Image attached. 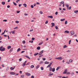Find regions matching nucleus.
<instances>
[{"label":"nucleus","instance_id":"f257e3e1","mask_svg":"<svg viewBox=\"0 0 78 78\" xmlns=\"http://www.w3.org/2000/svg\"><path fill=\"white\" fill-rule=\"evenodd\" d=\"M49 71H52V72H55V68H53L52 69V67H50L49 68Z\"/></svg>","mask_w":78,"mask_h":78},{"label":"nucleus","instance_id":"f03ea898","mask_svg":"<svg viewBox=\"0 0 78 78\" xmlns=\"http://www.w3.org/2000/svg\"><path fill=\"white\" fill-rule=\"evenodd\" d=\"M55 58V59H58L59 60H62V58L61 57Z\"/></svg>","mask_w":78,"mask_h":78},{"label":"nucleus","instance_id":"7ed1b4c3","mask_svg":"<svg viewBox=\"0 0 78 78\" xmlns=\"http://www.w3.org/2000/svg\"><path fill=\"white\" fill-rule=\"evenodd\" d=\"M43 53H44V50H42L41 52H40L39 53L38 55H42V54Z\"/></svg>","mask_w":78,"mask_h":78},{"label":"nucleus","instance_id":"20e7f679","mask_svg":"<svg viewBox=\"0 0 78 78\" xmlns=\"http://www.w3.org/2000/svg\"><path fill=\"white\" fill-rule=\"evenodd\" d=\"M25 74L27 76H29L31 75L30 73H26Z\"/></svg>","mask_w":78,"mask_h":78},{"label":"nucleus","instance_id":"39448f33","mask_svg":"<svg viewBox=\"0 0 78 78\" xmlns=\"http://www.w3.org/2000/svg\"><path fill=\"white\" fill-rule=\"evenodd\" d=\"M70 33L72 35H73V34H75V32L73 31H71Z\"/></svg>","mask_w":78,"mask_h":78},{"label":"nucleus","instance_id":"423d86ee","mask_svg":"<svg viewBox=\"0 0 78 78\" xmlns=\"http://www.w3.org/2000/svg\"><path fill=\"white\" fill-rule=\"evenodd\" d=\"M5 48H3L1 49V51H5Z\"/></svg>","mask_w":78,"mask_h":78},{"label":"nucleus","instance_id":"0eeeda50","mask_svg":"<svg viewBox=\"0 0 78 78\" xmlns=\"http://www.w3.org/2000/svg\"><path fill=\"white\" fill-rule=\"evenodd\" d=\"M67 73V69H65V71L63 73V74H66Z\"/></svg>","mask_w":78,"mask_h":78},{"label":"nucleus","instance_id":"6e6552de","mask_svg":"<svg viewBox=\"0 0 78 78\" xmlns=\"http://www.w3.org/2000/svg\"><path fill=\"white\" fill-rule=\"evenodd\" d=\"M65 6H66L67 9H69V5H68V4H65Z\"/></svg>","mask_w":78,"mask_h":78},{"label":"nucleus","instance_id":"1a4fd4ad","mask_svg":"<svg viewBox=\"0 0 78 78\" xmlns=\"http://www.w3.org/2000/svg\"><path fill=\"white\" fill-rule=\"evenodd\" d=\"M10 74L11 75H15V73L13 72H11L10 73Z\"/></svg>","mask_w":78,"mask_h":78},{"label":"nucleus","instance_id":"9d476101","mask_svg":"<svg viewBox=\"0 0 78 78\" xmlns=\"http://www.w3.org/2000/svg\"><path fill=\"white\" fill-rule=\"evenodd\" d=\"M48 18H51V19H52L53 17V16H48Z\"/></svg>","mask_w":78,"mask_h":78},{"label":"nucleus","instance_id":"9b49d317","mask_svg":"<svg viewBox=\"0 0 78 78\" xmlns=\"http://www.w3.org/2000/svg\"><path fill=\"white\" fill-rule=\"evenodd\" d=\"M15 68V66H14V68H13L12 67H11L10 68V69L11 70H14V68Z\"/></svg>","mask_w":78,"mask_h":78},{"label":"nucleus","instance_id":"f8f14e48","mask_svg":"<svg viewBox=\"0 0 78 78\" xmlns=\"http://www.w3.org/2000/svg\"><path fill=\"white\" fill-rule=\"evenodd\" d=\"M15 31H16V30H13V31H12V34H15Z\"/></svg>","mask_w":78,"mask_h":78},{"label":"nucleus","instance_id":"ddd939ff","mask_svg":"<svg viewBox=\"0 0 78 78\" xmlns=\"http://www.w3.org/2000/svg\"><path fill=\"white\" fill-rule=\"evenodd\" d=\"M2 5H5V2H2Z\"/></svg>","mask_w":78,"mask_h":78},{"label":"nucleus","instance_id":"4468645a","mask_svg":"<svg viewBox=\"0 0 78 78\" xmlns=\"http://www.w3.org/2000/svg\"><path fill=\"white\" fill-rule=\"evenodd\" d=\"M67 47H68V46H67V45H65L63 46V48H67Z\"/></svg>","mask_w":78,"mask_h":78},{"label":"nucleus","instance_id":"2eb2a0df","mask_svg":"<svg viewBox=\"0 0 78 78\" xmlns=\"http://www.w3.org/2000/svg\"><path fill=\"white\" fill-rule=\"evenodd\" d=\"M44 64H49V62H44Z\"/></svg>","mask_w":78,"mask_h":78},{"label":"nucleus","instance_id":"dca6fc26","mask_svg":"<svg viewBox=\"0 0 78 78\" xmlns=\"http://www.w3.org/2000/svg\"><path fill=\"white\" fill-rule=\"evenodd\" d=\"M12 50H13V48H11V49H10V51H9V52H10V53H11V52L12 51Z\"/></svg>","mask_w":78,"mask_h":78},{"label":"nucleus","instance_id":"f3484780","mask_svg":"<svg viewBox=\"0 0 78 78\" xmlns=\"http://www.w3.org/2000/svg\"><path fill=\"white\" fill-rule=\"evenodd\" d=\"M60 4H64V2L63 1H62L60 2Z\"/></svg>","mask_w":78,"mask_h":78},{"label":"nucleus","instance_id":"a211bd4d","mask_svg":"<svg viewBox=\"0 0 78 78\" xmlns=\"http://www.w3.org/2000/svg\"><path fill=\"white\" fill-rule=\"evenodd\" d=\"M20 48H19L17 50V52H19V51H20Z\"/></svg>","mask_w":78,"mask_h":78},{"label":"nucleus","instance_id":"6ab92c4d","mask_svg":"<svg viewBox=\"0 0 78 78\" xmlns=\"http://www.w3.org/2000/svg\"><path fill=\"white\" fill-rule=\"evenodd\" d=\"M37 50H40V49H41V47H39V46L38 47H37Z\"/></svg>","mask_w":78,"mask_h":78},{"label":"nucleus","instance_id":"aec40b11","mask_svg":"<svg viewBox=\"0 0 78 78\" xmlns=\"http://www.w3.org/2000/svg\"><path fill=\"white\" fill-rule=\"evenodd\" d=\"M74 12H75V13H76V14L77 12H78V10H75L74 11Z\"/></svg>","mask_w":78,"mask_h":78},{"label":"nucleus","instance_id":"412c9836","mask_svg":"<svg viewBox=\"0 0 78 78\" xmlns=\"http://www.w3.org/2000/svg\"><path fill=\"white\" fill-rule=\"evenodd\" d=\"M64 33H69V31L66 30L64 31Z\"/></svg>","mask_w":78,"mask_h":78},{"label":"nucleus","instance_id":"4be33fe9","mask_svg":"<svg viewBox=\"0 0 78 78\" xmlns=\"http://www.w3.org/2000/svg\"><path fill=\"white\" fill-rule=\"evenodd\" d=\"M39 54V53L37 52V53H35L34 54V56H36L37 55H38Z\"/></svg>","mask_w":78,"mask_h":78},{"label":"nucleus","instance_id":"5701e85b","mask_svg":"<svg viewBox=\"0 0 78 78\" xmlns=\"http://www.w3.org/2000/svg\"><path fill=\"white\" fill-rule=\"evenodd\" d=\"M34 65H31L30 66V67H31V69H33V68H34Z\"/></svg>","mask_w":78,"mask_h":78},{"label":"nucleus","instance_id":"b1692460","mask_svg":"<svg viewBox=\"0 0 78 78\" xmlns=\"http://www.w3.org/2000/svg\"><path fill=\"white\" fill-rule=\"evenodd\" d=\"M7 48H8V49H9L10 48H11V46H8Z\"/></svg>","mask_w":78,"mask_h":78},{"label":"nucleus","instance_id":"393cba45","mask_svg":"<svg viewBox=\"0 0 78 78\" xmlns=\"http://www.w3.org/2000/svg\"><path fill=\"white\" fill-rule=\"evenodd\" d=\"M39 65H37L36 67V69H38V68H39Z\"/></svg>","mask_w":78,"mask_h":78},{"label":"nucleus","instance_id":"a878e982","mask_svg":"<svg viewBox=\"0 0 78 78\" xmlns=\"http://www.w3.org/2000/svg\"><path fill=\"white\" fill-rule=\"evenodd\" d=\"M23 5L24 6V7H27V4H23Z\"/></svg>","mask_w":78,"mask_h":78},{"label":"nucleus","instance_id":"bb28decb","mask_svg":"<svg viewBox=\"0 0 78 78\" xmlns=\"http://www.w3.org/2000/svg\"><path fill=\"white\" fill-rule=\"evenodd\" d=\"M61 21V22H62V21H64V20H65V18H64L63 19H61L60 20Z\"/></svg>","mask_w":78,"mask_h":78},{"label":"nucleus","instance_id":"cd10ccee","mask_svg":"<svg viewBox=\"0 0 78 78\" xmlns=\"http://www.w3.org/2000/svg\"><path fill=\"white\" fill-rule=\"evenodd\" d=\"M43 44V42L42 41L41 43L39 44V45H42Z\"/></svg>","mask_w":78,"mask_h":78},{"label":"nucleus","instance_id":"c85d7f7f","mask_svg":"<svg viewBox=\"0 0 78 78\" xmlns=\"http://www.w3.org/2000/svg\"><path fill=\"white\" fill-rule=\"evenodd\" d=\"M13 3L14 5H15V6H17V4H16L15 2H13Z\"/></svg>","mask_w":78,"mask_h":78},{"label":"nucleus","instance_id":"c756f323","mask_svg":"<svg viewBox=\"0 0 78 78\" xmlns=\"http://www.w3.org/2000/svg\"><path fill=\"white\" fill-rule=\"evenodd\" d=\"M51 24H52V26H53V27L55 26V23H51Z\"/></svg>","mask_w":78,"mask_h":78},{"label":"nucleus","instance_id":"7c9ffc66","mask_svg":"<svg viewBox=\"0 0 78 78\" xmlns=\"http://www.w3.org/2000/svg\"><path fill=\"white\" fill-rule=\"evenodd\" d=\"M69 62H73V60H69Z\"/></svg>","mask_w":78,"mask_h":78},{"label":"nucleus","instance_id":"2f4dec72","mask_svg":"<svg viewBox=\"0 0 78 78\" xmlns=\"http://www.w3.org/2000/svg\"><path fill=\"white\" fill-rule=\"evenodd\" d=\"M51 73H49L48 76H51Z\"/></svg>","mask_w":78,"mask_h":78},{"label":"nucleus","instance_id":"473e14b6","mask_svg":"<svg viewBox=\"0 0 78 78\" xmlns=\"http://www.w3.org/2000/svg\"><path fill=\"white\" fill-rule=\"evenodd\" d=\"M25 65H26V63H23V64H22V66H23V67H24L25 66Z\"/></svg>","mask_w":78,"mask_h":78},{"label":"nucleus","instance_id":"72a5a7b5","mask_svg":"<svg viewBox=\"0 0 78 78\" xmlns=\"http://www.w3.org/2000/svg\"><path fill=\"white\" fill-rule=\"evenodd\" d=\"M48 22V20H46L45 22V24H47Z\"/></svg>","mask_w":78,"mask_h":78},{"label":"nucleus","instance_id":"f704fd0d","mask_svg":"<svg viewBox=\"0 0 78 78\" xmlns=\"http://www.w3.org/2000/svg\"><path fill=\"white\" fill-rule=\"evenodd\" d=\"M24 76H25V75H22L21 76V78H23V77H24Z\"/></svg>","mask_w":78,"mask_h":78},{"label":"nucleus","instance_id":"c9c22d12","mask_svg":"<svg viewBox=\"0 0 78 78\" xmlns=\"http://www.w3.org/2000/svg\"><path fill=\"white\" fill-rule=\"evenodd\" d=\"M26 58H28V59H30V58L28 56H26Z\"/></svg>","mask_w":78,"mask_h":78},{"label":"nucleus","instance_id":"e433bc0d","mask_svg":"<svg viewBox=\"0 0 78 78\" xmlns=\"http://www.w3.org/2000/svg\"><path fill=\"white\" fill-rule=\"evenodd\" d=\"M15 22L16 23H19V22L18 21H16Z\"/></svg>","mask_w":78,"mask_h":78},{"label":"nucleus","instance_id":"4c0bfd02","mask_svg":"<svg viewBox=\"0 0 78 78\" xmlns=\"http://www.w3.org/2000/svg\"><path fill=\"white\" fill-rule=\"evenodd\" d=\"M43 56V55H41L39 56V58H42Z\"/></svg>","mask_w":78,"mask_h":78},{"label":"nucleus","instance_id":"58836bf2","mask_svg":"<svg viewBox=\"0 0 78 78\" xmlns=\"http://www.w3.org/2000/svg\"><path fill=\"white\" fill-rule=\"evenodd\" d=\"M71 40H70L69 41V44H70V43H71Z\"/></svg>","mask_w":78,"mask_h":78},{"label":"nucleus","instance_id":"ea45409f","mask_svg":"<svg viewBox=\"0 0 78 78\" xmlns=\"http://www.w3.org/2000/svg\"><path fill=\"white\" fill-rule=\"evenodd\" d=\"M67 21H66L65 22V25H67Z\"/></svg>","mask_w":78,"mask_h":78},{"label":"nucleus","instance_id":"a19ab883","mask_svg":"<svg viewBox=\"0 0 78 78\" xmlns=\"http://www.w3.org/2000/svg\"><path fill=\"white\" fill-rule=\"evenodd\" d=\"M71 75L72 76H73V75H75V73H71Z\"/></svg>","mask_w":78,"mask_h":78},{"label":"nucleus","instance_id":"79ce46f5","mask_svg":"<svg viewBox=\"0 0 78 78\" xmlns=\"http://www.w3.org/2000/svg\"><path fill=\"white\" fill-rule=\"evenodd\" d=\"M55 29H56V30H58V26H56L55 27Z\"/></svg>","mask_w":78,"mask_h":78},{"label":"nucleus","instance_id":"37998d69","mask_svg":"<svg viewBox=\"0 0 78 78\" xmlns=\"http://www.w3.org/2000/svg\"><path fill=\"white\" fill-rule=\"evenodd\" d=\"M41 70H44V68H43V67H41Z\"/></svg>","mask_w":78,"mask_h":78},{"label":"nucleus","instance_id":"c03bdc74","mask_svg":"<svg viewBox=\"0 0 78 78\" xmlns=\"http://www.w3.org/2000/svg\"><path fill=\"white\" fill-rule=\"evenodd\" d=\"M40 13L41 14H43V12H42L41 11L40 12Z\"/></svg>","mask_w":78,"mask_h":78},{"label":"nucleus","instance_id":"a18cd8bd","mask_svg":"<svg viewBox=\"0 0 78 78\" xmlns=\"http://www.w3.org/2000/svg\"><path fill=\"white\" fill-rule=\"evenodd\" d=\"M30 6L32 8H34V6H33V5H31Z\"/></svg>","mask_w":78,"mask_h":78},{"label":"nucleus","instance_id":"49530a36","mask_svg":"<svg viewBox=\"0 0 78 78\" xmlns=\"http://www.w3.org/2000/svg\"><path fill=\"white\" fill-rule=\"evenodd\" d=\"M51 66L50 65H49L47 67V68H48V67H50Z\"/></svg>","mask_w":78,"mask_h":78},{"label":"nucleus","instance_id":"de8ad7c7","mask_svg":"<svg viewBox=\"0 0 78 78\" xmlns=\"http://www.w3.org/2000/svg\"><path fill=\"white\" fill-rule=\"evenodd\" d=\"M42 63H44V62H43V61H41L40 62V63H39V64H42Z\"/></svg>","mask_w":78,"mask_h":78},{"label":"nucleus","instance_id":"09e8293b","mask_svg":"<svg viewBox=\"0 0 78 78\" xmlns=\"http://www.w3.org/2000/svg\"><path fill=\"white\" fill-rule=\"evenodd\" d=\"M20 1V0H17L16 1V2L17 3H18V2H19Z\"/></svg>","mask_w":78,"mask_h":78},{"label":"nucleus","instance_id":"8fccbe9b","mask_svg":"<svg viewBox=\"0 0 78 78\" xmlns=\"http://www.w3.org/2000/svg\"><path fill=\"white\" fill-rule=\"evenodd\" d=\"M23 44H25V41H23Z\"/></svg>","mask_w":78,"mask_h":78},{"label":"nucleus","instance_id":"3c124183","mask_svg":"<svg viewBox=\"0 0 78 78\" xmlns=\"http://www.w3.org/2000/svg\"><path fill=\"white\" fill-rule=\"evenodd\" d=\"M58 12H56L55 13V15H57V14H58Z\"/></svg>","mask_w":78,"mask_h":78},{"label":"nucleus","instance_id":"603ef678","mask_svg":"<svg viewBox=\"0 0 78 78\" xmlns=\"http://www.w3.org/2000/svg\"><path fill=\"white\" fill-rule=\"evenodd\" d=\"M3 48V46H1L0 47V51H1V49H2Z\"/></svg>","mask_w":78,"mask_h":78},{"label":"nucleus","instance_id":"864d4df0","mask_svg":"<svg viewBox=\"0 0 78 78\" xmlns=\"http://www.w3.org/2000/svg\"><path fill=\"white\" fill-rule=\"evenodd\" d=\"M59 67H57V68L56 69V70H58L59 69Z\"/></svg>","mask_w":78,"mask_h":78},{"label":"nucleus","instance_id":"5fc2aeb1","mask_svg":"<svg viewBox=\"0 0 78 78\" xmlns=\"http://www.w3.org/2000/svg\"><path fill=\"white\" fill-rule=\"evenodd\" d=\"M16 12L17 13H19V12H20V11H16Z\"/></svg>","mask_w":78,"mask_h":78},{"label":"nucleus","instance_id":"6e6d98bb","mask_svg":"<svg viewBox=\"0 0 78 78\" xmlns=\"http://www.w3.org/2000/svg\"><path fill=\"white\" fill-rule=\"evenodd\" d=\"M3 22H6L7 20H3Z\"/></svg>","mask_w":78,"mask_h":78},{"label":"nucleus","instance_id":"4d7b16f0","mask_svg":"<svg viewBox=\"0 0 78 78\" xmlns=\"http://www.w3.org/2000/svg\"><path fill=\"white\" fill-rule=\"evenodd\" d=\"M34 39H35V38H32V40L33 41H34Z\"/></svg>","mask_w":78,"mask_h":78},{"label":"nucleus","instance_id":"13d9d810","mask_svg":"<svg viewBox=\"0 0 78 78\" xmlns=\"http://www.w3.org/2000/svg\"><path fill=\"white\" fill-rule=\"evenodd\" d=\"M17 28L18 29V27H15L14 28V29L15 30V29H17Z\"/></svg>","mask_w":78,"mask_h":78},{"label":"nucleus","instance_id":"bf43d9fd","mask_svg":"<svg viewBox=\"0 0 78 78\" xmlns=\"http://www.w3.org/2000/svg\"><path fill=\"white\" fill-rule=\"evenodd\" d=\"M7 7L8 8H10V5H7Z\"/></svg>","mask_w":78,"mask_h":78},{"label":"nucleus","instance_id":"052dcab7","mask_svg":"<svg viewBox=\"0 0 78 78\" xmlns=\"http://www.w3.org/2000/svg\"><path fill=\"white\" fill-rule=\"evenodd\" d=\"M19 61H22V58H20V59H19Z\"/></svg>","mask_w":78,"mask_h":78},{"label":"nucleus","instance_id":"680f3d73","mask_svg":"<svg viewBox=\"0 0 78 78\" xmlns=\"http://www.w3.org/2000/svg\"><path fill=\"white\" fill-rule=\"evenodd\" d=\"M42 60H43V61H45V58H42Z\"/></svg>","mask_w":78,"mask_h":78},{"label":"nucleus","instance_id":"e2e57ef3","mask_svg":"<svg viewBox=\"0 0 78 78\" xmlns=\"http://www.w3.org/2000/svg\"><path fill=\"white\" fill-rule=\"evenodd\" d=\"M31 77V78H34V76H32Z\"/></svg>","mask_w":78,"mask_h":78},{"label":"nucleus","instance_id":"0e129e2a","mask_svg":"<svg viewBox=\"0 0 78 78\" xmlns=\"http://www.w3.org/2000/svg\"><path fill=\"white\" fill-rule=\"evenodd\" d=\"M71 6H70L69 7V9H71Z\"/></svg>","mask_w":78,"mask_h":78},{"label":"nucleus","instance_id":"69168bd1","mask_svg":"<svg viewBox=\"0 0 78 78\" xmlns=\"http://www.w3.org/2000/svg\"><path fill=\"white\" fill-rule=\"evenodd\" d=\"M9 70V69H8V68H7L6 69V71H8V70Z\"/></svg>","mask_w":78,"mask_h":78},{"label":"nucleus","instance_id":"338daca9","mask_svg":"<svg viewBox=\"0 0 78 78\" xmlns=\"http://www.w3.org/2000/svg\"><path fill=\"white\" fill-rule=\"evenodd\" d=\"M24 52H25V51H21V53H24Z\"/></svg>","mask_w":78,"mask_h":78},{"label":"nucleus","instance_id":"774afa93","mask_svg":"<svg viewBox=\"0 0 78 78\" xmlns=\"http://www.w3.org/2000/svg\"><path fill=\"white\" fill-rule=\"evenodd\" d=\"M62 78H67V77H66L65 76H63V77H62Z\"/></svg>","mask_w":78,"mask_h":78}]
</instances>
